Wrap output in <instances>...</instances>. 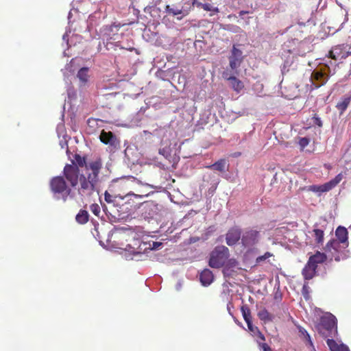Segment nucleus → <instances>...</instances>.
<instances>
[{
    "mask_svg": "<svg viewBox=\"0 0 351 351\" xmlns=\"http://www.w3.org/2000/svg\"><path fill=\"white\" fill-rule=\"evenodd\" d=\"M103 169L100 158L86 162V157L75 154L71 164H66L62 176L53 177L49 182L51 192L61 195L64 201L71 195L72 189L82 197H89L97 189Z\"/></svg>",
    "mask_w": 351,
    "mask_h": 351,
    "instance_id": "f257e3e1",
    "label": "nucleus"
},
{
    "mask_svg": "<svg viewBox=\"0 0 351 351\" xmlns=\"http://www.w3.org/2000/svg\"><path fill=\"white\" fill-rule=\"evenodd\" d=\"M318 333L325 339H332L337 335V319L331 313H326L320 317L316 325Z\"/></svg>",
    "mask_w": 351,
    "mask_h": 351,
    "instance_id": "f03ea898",
    "label": "nucleus"
},
{
    "mask_svg": "<svg viewBox=\"0 0 351 351\" xmlns=\"http://www.w3.org/2000/svg\"><path fill=\"white\" fill-rule=\"evenodd\" d=\"M229 257V250L224 245L217 246L210 253L208 265L212 268L221 267Z\"/></svg>",
    "mask_w": 351,
    "mask_h": 351,
    "instance_id": "7ed1b4c3",
    "label": "nucleus"
},
{
    "mask_svg": "<svg viewBox=\"0 0 351 351\" xmlns=\"http://www.w3.org/2000/svg\"><path fill=\"white\" fill-rule=\"evenodd\" d=\"M350 56H351V44H343L333 47L328 51V58L334 60L333 63L330 60V64L336 66L337 62H341L342 60Z\"/></svg>",
    "mask_w": 351,
    "mask_h": 351,
    "instance_id": "20e7f679",
    "label": "nucleus"
},
{
    "mask_svg": "<svg viewBox=\"0 0 351 351\" xmlns=\"http://www.w3.org/2000/svg\"><path fill=\"white\" fill-rule=\"evenodd\" d=\"M348 230L346 228L342 226H339L336 231L335 235L339 240V242L336 240H331L326 244V249L330 250L332 248L334 250L337 249L339 243H341L345 245V247L348 246Z\"/></svg>",
    "mask_w": 351,
    "mask_h": 351,
    "instance_id": "39448f33",
    "label": "nucleus"
},
{
    "mask_svg": "<svg viewBox=\"0 0 351 351\" xmlns=\"http://www.w3.org/2000/svg\"><path fill=\"white\" fill-rule=\"evenodd\" d=\"M259 232L254 229L245 230L241 237V243L245 247H252L258 243Z\"/></svg>",
    "mask_w": 351,
    "mask_h": 351,
    "instance_id": "423d86ee",
    "label": "nucleus"
},
{
    "mask_svg": "<svg viewBox=\"0 0 351 351\" xmlns=\"http://www.w3.org/2000/svg\"><path fill=\"white\" fill-rule=\"evenodd\" d=\"M243 52L238 49L235 45H233L231 54L229 56V65L231 70L234 71V73L238 74L237 69L243 62Z\"/></svg>",
    "mask_w": 351,
    "mask_h": 351,
    "instance_id": "0eeeda50",
    "label": "nucleus"
},
{
    "mask_svg": "<svg viewBox=\"0 0 351 351\" xmlns=\"http://www.w3.org/2000/svg\"><path fill=\"white\" fill-rule=\"evenodd\" d=\"M121 26L122 25L120 23H113L109 25L103 26L99 30L100 34L106 38L107 40H116L119 38L118 32Z\"/></svg>",
    "mask_w": 351,
    "mask_h": 351,
    "instance_id": "6e6552de",
    "label": "nucleus"
},
{
    "mask_svg": "<svg viewBox=\"0 0 351 351\" xmlns=\"http://www.w3.org/2000/svg\"><path fill=\"white\" fill-rule=\"evenodd\" d=\"M312 86L317 88L324 85L328 80V76L320 70H314L311 75Z\"/></svg>",
    "mask_w": 351,
    "mask_h": 351,
    "instance_id": "1a4fd4ad",
    "label": "nucleus"
},
{
    "mask_svg": "<svg viewBox=\"0 0 351 351\" xmlns=\"http://www.w3.org/2000/svg\"><path fill=\"white\" fill-rule=\"evenodd\" d=\"M233 74L234 73L226 71L223 73L222 76L225 80L230 82L231 87L234 91L240 93L244 88V84L241 80L234 76Z\"/></svg>",
    "mask_w": 351,
    "mask_h": 351,
    "instance_id": "9d476101",
    "label": "nucleus"
},
{
    "mask_svg": "<svg viewBox=\"0 0 351 351\" xmlns=\"http://www.w3.org/2000/svg\"><path fill=\"white\" fill-rule=\"evenodd\" d=\"M241 231L237 227H233L228 230L226 234V241L228 245H235L240 239L241 240Z\"/></svg>",
    "mask_w": 351,
    "mask_h": 351,
    "instance_id": "9b49d317",
    "label": "nucleus"
},
{
    "mask_svg": "<svg viewBox=\"0 0 351 351\" xmlns=\"http://www.w3.org/2000/svg\"><path fill=\"white\" fill-rule=\"evenodd\" d=\"M343 177V174L340 173L337 175L334 179L324 184L319 185V193H324L330 191L342 180Z\"/></svg>",
    "mask_w": 351,
    "mask_h": 351,
    "instance_id": "f8f14e48",
    "label": "nucleus"
},
{
    "mask_svg": "<svg viewBox=\"0 0 351 351\" xmlns=\"http://www.w3.org/2000/svg\"><path fill=\"white\" fill-rule=\"evenodd\" d=\"M143 215L145 218L153 219L157 214V205L153 202H146L143 205Z\"/></svg>",
    "mask_w": 351,
    "mask_h": 351,
    "instance_id": "ddd939ff",
    "label": "nucleus"
},
{
    "mask_svg": "<svg viewBox=\"0 0 351 351\" xmlns=\"http://www.w3.org/2000/svg\"><path fill=\"white\" fill-rule=\"evenodd\" d=\"M99 138L100 141L106 145L116 146L118 144V141L112 132L102 130Z\"/></svg>",
    "mask_w": 351,
    "mask_h": 351,
    "instance_id": "4468645a",
    "label": "nucleus"
},
{
    "mask_svg": "<svg viewBox=\"0 0 351 351\" xmlns=\"http://www.w3.org/2000/svg\"><path fill=\"white\" fill-rule=\"evenodd\" d=\"M317 268L308 261L302 271L304 278L307 280L312 279L315 275Z\"/></svg>",
    "mask_w": 351,
    "mask_h": 351,
    "instance_id": "2eb2a0df",
    "label": "nucleus"
},
{
    "mask_svg": "<svg viewBox=\"0 0 351 351\" xmlns=\"http://www.w3.org/2000/svg\"><path fill=\"white\" fill-rule=\"evenodd\" d=\"M214 279L213 272L208 269H204L199 276V280L204 286H208L212 283Z\"/></svg>",
    "mask_w": 351,
    "mask_h": 351,
    "instance_id": "dca6fc26",
    "label": "nucleus"
},
{
    "mask_svg": "<svg viewBox=\"0 0 351 351\" xmlns=\"http://www.w3.org/2000/svg\"><path fill=\"white\" fill-rule=\"evenodd\" d=\"M327 259L324 253L317 252L315 254L311 256L308 262L317 267L318 264L324 263Z\"/></svg>",
    "mask_w": 351,
    "mask_h": 351,
    "instance_id": "f3484780",
    "label": "nucleus"
},
{
    "mask_svg": "<svg viewBox=\"0 0 351 351\" xmlns=\"http://www.w3.org/2000/svg\"><path fill=\"white\" fill-rule=\"evenodd\" d=\"M326 343L330 351H350L348 346L344 344L339 345L332 339H328Z\"/></svg>",
    "mask_w": 351,
    "mask_h": 351,
    "instance_id": "a211bd4d",
    "label": "nucleus"
},
{
    "mask_svg": "<svg viewBox=\"0 0 351 351\" xmlns=\"http://www.w3.org/2000/svg\"><path fill=\"white\" fill-rule=\"evenodd\" d=\"M258 318L264 324L271 322L274 321V315L270 313L266 308H263L257 313Z\"/></svg>",
    "mask_w": 351,
    "mask_h": 351,
    "instance_id": "6ab92c4d",
    "label": "nucleus"
},
{
    "mask_svg": "<svg viewBox=\"0 0 351 351\" xmlns=\"http://www.w3.org/2000/svg\"><path fill=\"white\" fill-rule=\"evenodd\" d=\"M77 77L80 81L82 85H85L89 78L88 75V68L87 67H82L81 68L77 74Z\"/></svg>",
    "mask_w": 351,
    "mask_h": 351,
    "instance_id": "aec40b11",
    "label": "nucleus"
},
{
    "mask_svg": "<svg viewBox=\"0 0 351 351\" xmlns=\"http://www.w3.org/2000/svg\"><path fill=\"white\" fill-rule=\"evenodd\" d=\"M247 328L249 330L254 334V335L256 336L261 341H265V337L262 332L259 330L257 326H255L252 324V320L250 322H247Z\"/></svg>",
    "mask_w": 351,
    "mask_h": 351,
    "instance_id": "412c9836",
    "label": "nucleus"
},
{
    "mask_svg": "<svg viewBox=\"0 0 351 351\" xmlns=\"http://www.w3.org/2000/svg\"><path fill=\"white\" fill-rule=\"evenodd\" d=\"M226 160L225 159H220L214 164L207 166L206 167L220 172H224L226 171Z\"/></svg>",
    "mask_w": 351,
    "mask_h": 351,
    "instance_id": "4be33fe9",
    "label": "nucleus"
},
{
    "mask_svg": "<svg viewBox=\"0 0 351 351\" xmlns=\"http://www.w3.org/2000/svg\"><path fill=\"white\" fill-rule=\"evenodd\" d=\"M350 101L351 95L347 97H344L341 101L337 104L336 108L340 112V114H343L346 110Z\"/></svg>",
    "mask_w": 351,
    "mask_h": 351,
    "instance_id": "5701e85b",
    "label": "nucleus"
},
{
    "mask_svg": "<svg viewBox=\"0 0 351 351\" xmlns=\"http://www.w3.org/2000/svg\"><path fill=\"white\" fill-rule=\"evenodd\" d=\"M89 215L85 210H80L75 217L76 221L80 224H85L88 221Z\"/></svg>",
    "mask_w": 351,
    "mask_h": 351,
    "instance_id": "b1692460",
    "label": "nucleus"
},
{
    "mask_svg": "<svg viewBox=\"0 0 351 351\" xmlns=\"http://www.w3.org/2000/svg\"><path fill=\"white\" fill-rule=\"evenodd\" d=\"M241 311L243 317L246 323L247 322H250L252 320L250 308H249V306L247 304H244V305L241 306Z\"/></svg>",
    "mask_w": 351,
    "mask_h": 351,
    "instance_id": "393cba45",
    "label": "nucleus"
},
{
    "mask_svg": "<svg viewBox=\"0 0 351 351\" xmlns=\"http://www.w3.org/2000/svg\"><path fill=\"white\" fill-rule=\"evenodd\" d=\"M298 331L300 333V337L304 339L306 341H308V343L311 346H313V342L311 339V337H310L309 334L308 333V332L304 328H302L300 326H298Z\"/></svg>",
    "mask_w": 351,
    "mask_h": 351,
    "instance_id": "a878e982",
    "label": "nucleus"
},
{
    "mask_svg": "<svg viewBox=\"0 0 351 351\" xmlns=\"http://www.w3.org/2000/svg\"><path fill=\"white\" fill-rule=\"evenodd\" d=\"M315 241L317 243H322L324 241V231L320 229L313 230Z\"/></svg>",
    "mask_w": 351,
    "mask_h": 351,
    "instance_id": "bb28decb",
    "label": "nucleus"
},
{
    "mask_svg": "<svg viewBox=\"0 0 351 351\" xmlns=\"http://www.w3.org/2000/svg\"><path fill=\"white\" fill-rule=\"evenodd\" d=\"M274 256V254L269 252H265L263 255L259 256L256 258V263L260 264L265 260Z\"/></svg>",
    "mask_w": 351,
    "mask_h": 351,
    "instance_id": "cd10ccee",
    "label": "nucleus"
},
{
    "mask_svg": "<svg viewBox=\"0 0 351 351\" xmlns=\"http://www.w3.org/2000/svg\"><path fill=\"white\" fill-rule=\"evenodd\" d=\"M90 210L95 216H99L100 213V207L97 204H91Z\"/></svg>",
    "mask_w": 351,
    "mask_h": 351,
    "instance_id": "c85d7f7f",
    "label": "nucleus"
},
{
    "mask_svg": "<svg viewBox=\"0 0 351 351\" xmlns=\"http://www.w3.org/2000/svg\"><path fill=\"white\" fill-rule=\"evenodd\" d=\"M117 197L110 195L108 191L104 193V199L108 203H114Z\"/></svg>",
    "mask_w": 351,
    "mask_h": 351,
    "instance_id": "c756f323",
    "label": "nucleus"
},
{
    "mask_svg": "<svg viewBox=\"0 0 351 351\" xmlns=\"http://www.w3.org/2000/svg\"><path fill=\"white\" fill-rule=\"evenodd\" d=\"M312 120L314 125H316L319 128H322L323 126L322 121L321 119L317 115V114H314V116L312 118Z\"/></svg>",
    "mask_w": 351,
    "mask_h": 351,
    "instance_id": "7c9ffc66",
    "label": "nucleus"
},
{
    "mask_svg": "<svg viewBox=\"0 0 351 351\" xmlns=\"http://www.w3.org/2000/svg\"><path fill=\"white\" fill-rule=\"evenodd\" d=\"M309 142L310 141L308 138L302 137L300 138L298 143L300 146L303 149L308 145Z\"/></svg>",
    "mask_w": 351,
    "mask_h": 351,
    "instance_id": "2f4dec72",
    "label": "nucleus"
},
{
    "mask_svg": "<svg viewBox=\"0 0 351 351\" xmlns=\"http://www.w3.org/2000/svg\"><path fill=\"white\" fill-rule=\"evenodd\" d=\"M166 11L169 14H173V15H178L181 13V10H174V9L170 8L169 5L166 6Z\"/></svg>",
    "mask_w": 351,
    "mask_h": 351,
    "instance_id": "473e14b6",
    "label": "nucleus"
},
{
    "mask_svg": "<svg viewBox=\"0 0 351 351\" xmlns=\"http://www.w3.org/2000/svg\"><path fill=\"white\" fill-rule=\"evenodd\" d=\"M260 346L261 347L263 351H272L271 348L266 343H263L260 344Z\"/></svg>",
    "mask_w": 351,
    "mask_h": 351,
    "instance_id": "72a5a7b5",
    "label": "nucleus"
},
{
    "mask_svg": "<svg viewBox=\"0 0 351 351\" xmlns=\"http://www.w3.org/2000/svg\"><path fill=\"white\" fill-rule=\"evenodd\" d=\"M308 190L315 193H319V185L309 186Z\"/></svg>",
    "mask_w": 351,
    "mask_h": 351,
    "instance_id": "f704fd0d",
    "label": "nucleus"
},
{
    "mask_svg": "<svg viewBox=\"0 0 351 351\" xmlns=\"http://www.w3.org/2000/svg\"><path fill=\"white\" fill-rule=\"evenodd\" d=\"M162 245L160 242H154L152 245V249L156 250L158 249Z\"/></svg>",
    "mask_w": 351,
    "mask_h": 351,
    "instance_id": "c9c22d12",
    "label": "nucleus"
},
{
    "mask_svg": "<svg viewBox=\"0 0 351 351\" xmlns=\"http://www.w3.org/2000/svg\"><path fill=\"white\" fill-rule=\"evenodd\" d=\"M307 289H308V286L307 285H304L303 287H302V293L304 295L305 293H307L308 291H307Z\"/></svg>",
    "mask_w": 351,
    "mask_h": 351,
    "instance_id": "e433bc0d",
    "label": "nucleus"
},
{
    "mask_svg": "<svg viewBox=\"0 0 351 351\" xmlns=\"http://www.w3.org/2000/svg\"><path fill=\"white\" fill-rule=\"evenodd\" d=\"M204 9H205L206 10H209V8H208V5H204Z\"/></svg>",
    "mask_w": 351,
    "mask_h": 351,
    "instance_id": "4c0bfd02",
    "label": "nucleus"
},
{
    "mask_svg": "<svg viewBox=\"0 0 351 351\" xmlns=\"http://www.w3.org/2000/svg\"><path fill=\"white\" fill-rule=\"evenodd\" d=\"M326 65L328 67H329V64H328V63H326Z\"/></svg>",
    "mask_w": 351,
    "mask_h": 351,
    "instance_id": "58836bf2",
    "label": "nucleus"
},
{
    "mask_svg": "<svg viewBox=\"0 0 351 351\" xmlns=\"http://www.w3.org/2000/svg\"><path fill=\"white\" fill-rule=\"evenodd\" d=\"M350 229L351 230V226H350Z\"/></svg>",
    "mask_w": 351,
    "mask_h": 351,
    "instance_id": "ea45409f",
    "label": "nucleus"
}]
</instances>
